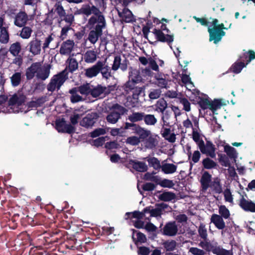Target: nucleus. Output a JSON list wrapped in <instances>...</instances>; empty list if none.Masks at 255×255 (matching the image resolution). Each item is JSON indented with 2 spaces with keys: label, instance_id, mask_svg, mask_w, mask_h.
Instances as JSON below:
<instances>
[{
  "label": "nucleus",
  "instance_id": "2f4dec72",
  "mask_svg": "<svg viewBox=\"0 0 255 255\" xmlns=\"http://www.w3.org/2000/svg\"><path fill=\"white\" fill-rule=\"evenodd\" d=\"M154 110L158 113H163L167 109V104L166 101L163 99H159L154 105Z\"/></svg>",
  "mask_w": 255,
  "mask_h": 255
},
{
  "label": "nucleus",
  "instance_id": "39448f33",
  "mask_svg": "<svg viewBox=\"0 0 255 255\" xmlns=\"http://www.w3.org/2000/svg\"><path fill=\"white\" fill-rule=\"evenodd\" d=\"M169 32L166 25L163 23L161 25L160 29L154 28L152 31L157 41L167 43L168 45L171 46V44L174 41V35L168 34Z\"/></svg>",
  "mask_w": 255,
  "mask_h": 255
},
{
  "label": "nucleus",
  "instance_id": "0eeeda50",
  "mask_svg": "<svg viewBox=\"0 0 255 255\" xmlns=\"http://www.w3.org/2000/svg\"><path fill=\"white\" fill-rule=\"evenodd\" d=\"M64 83V71L53 77L47 86V90L53 92L56 89H59Z\"/></svg>",
  "mask_w": 255,
  "mask_h": 255
},
{
  "label": "nucleus",
  "instance_id": "f8f14e48",
  "mask_svg": "<svg viewBox=\"0 0 255 255\" xmlns=\"http://www.w3.org/2000/svg\"><path fill=\"white\" fill-rule=\"evenodd\" d=\"M177 232L178 227L175 221L167 223L162 229L163 234L167 236H174Z\"/></svg>",
  "mask_w": 255,
  "mask_h": 255
},
{
  "label": "nucleus",
  "instance_id": "423d86ee",
  "mask_svg": "<svg viewBox=\"0 0 255 255\" xmlns=\"http://www.w3.org/2000/svg\"><path fill=\"white\" fill-rule=\"evenodd\" d=\"M111 112L106 117L107 122L111 124H116L127 111V109L119 104H115L111 108Z\"/></svg>",
  "mask_w": 255,
  "mask_h": 255
},
{
  "label": "nucleus",
  "instance_id": "4c0bfd02",
  "mask_svg": "<svg viewBox=\"0 0 255 255\" xmlns=\"http://www.w3.org/2000/svg\"><path fill=\"white\" fill-rule=\"evenodd\" d=\"M177 169V166L172 163H165L162 165L161 170L165 174H169L174 173Z\"/></svg>",
  "mask_w": 255,
  "mask_h": 255
},
{
  "label": "nucleus",
  "instance_id": "dca6fc26",
  "mask_svg": "<svg viewBox=\"0 0 255 255\" xmlns=\"http://www.w3.org/2000/svg\"><path fill=\"white\" fill-rule=\"evenodd\" d=\"M68 65L65 68V81L68 78V73L75 71L78 68V62L75 58L69 57L66 61Z\"/></svg>",
  "mask_w": 255,
  "mask_h": 255
},
{
  "label": "nucleus",
  "instance_id": "49530a36",
  "mask_svg": "<svg viewBox=\"0 0 255 255\" xmlns=\"http://www.w3.org/2000/svg\"><path fill=\"white\" fill-rule=\"evenodd\" d=\"M196 99L201 109L203 110L209 109L210 101L208 98H202L199 96L196 98Z\"/></svg>",
  "mask_w": 255,
  "mask_h": 255
},
{
  "label": "nucleus",
  "instance_id": "a211bd4d",
  "mask_svg": "<svg viewBox=\"0 0 255 255\" xmlns=\"http://www.w3.org/2000/svg\"><path fill=\"white\" fill-rule=\"evenodd\" d=\"M28 20V16L25 12L20 11L15 15L14 23L19 27L25 25Z\"/></svg>",
  "mask_w": 255,
  "mask_h": 255
},
{
  "label": "nucleus",
  "instance_id": "20e7f679",
  "mask_svg": "<svg viewBox=\"0 0 255 255\" xmlns=\"http://www.w3.org/2000/svg\"><path fill=\"white\" fill-rule=\"evenodd\" d=\"M199 246L204 249L206 252H211L215 255H233L232 250H227L218 245V243L211 244L206 240L201 241Z\"/></svg>",
  "mask_w": 255,
  "mask_h": 255
},
{
  "label": "nucleus",
  "instance_id": "e433bc0d",
  "mask_svg": "<svg viewBox=\"0 0 255 255\" xmlns=\"http://www.w3.org/2000/svg\"><path fill=\"white\" fill-rule=\"evenodd\" d=\"M145 213L143 212V210L141 211H134L132 212H127L126 213V219L135 218L137 220L143 219Z\"/></svg>",
  "mask_w": 255,
  "mask_h": 255
},
{
  "label": "nucleus",
  "instance_id": "c9c22d12",
  "mask_svg": "<svg viewBox=\"0 0 255 255\" xmlns=\"http://www.w3.org/2000/svg\"><path fill=\"white\" fill-rule=\"evenodd\" d=\"M240 58L242 61H246V64H248L252 60L255 59V52L250 50L248 52L244 53Z\"/></svg>",
  "mask_w": 255,
  "mask_h": 255
},
{
  "label": "nucleus",
  "instance_id": "c756f323",
  "mask_svg": "<svg viewBox=\"0 0 255 255\" xmlns=\"http://www.w3.org/2000/svg\"><path fill=\"white\" fill-rule=\"evenodd\" d=\"M50 69V66L49 65L44 66L41 65L40 67V72L38 73V75H36L37 78L42 80L47 79L49 76Z\"/></svg>",
  "mask_w": 255,
  "mask_h": 255
},
{
  "label": "nucleus",
  "instance_id": "6e6d98bb",
  "mask_svg": "<svg viewBox=\"0 0 255 255\" xmlns=\"http://www.w3.org/2000/svg\"><path fill=\"white\" fill-rule=\"evenodd\" d=\"M219 213L222 218L227 219L229 218L230 213L229 210L225 205H221L219 208Z\"/></svg>",
  "mask_w": 255,
  "mask_h": 255
},
{
  "label": "nucleus",
  "instance_id": "1a4fd4ad",
  "mask_svg": "<svg viewBox=\"0 0 255 255\" xmlns=\"http://www.w3.org/2000/svg\"><path fill=\"white\" fill-rule=\"evenodd\" d=\"M128 168H132L133 170L139 172H146L148 167L144 162L130 159L126 165Z\"/></svg>",
  "mask_w": 255,
  "mask_h": 255
},
{
  "label": "nucleus",
  "instance_id": "58836bf2",
  "mask_svg": "<svg viewBox=\"0 0 255 255\" xmlns=\"http://www.w3.org/2000/svg\"><path fill=\"white\" fill-rule=\"evenodd\" d=\"M175 198V194L169 191H164L159 196V199L161 201L164 202H169Z\"/></svg>",
  "mask_w": 255,
  "mask_h": 255
},
{
  "label": "nucleus",
  "instance_id": "e2e57ef3",
  "mask_svg": "<svg viewBox=\"0 0 255 255\" xmlns=\"http://www.w3.org/2000/svg\"><path fill=\"white\" fill-rule=\"evenodd\" d=\"M126 143L131 145H137L141 142L138 136H131L128 137L126 139Z\"/></svg>",
  "mask_w": 255,
  "mask_h": 255
},
{
  "label": "nucleus",
  "instance_id": "f3484780",
  "mask_svg": "<svg viewBox=\"0 0 255 255\" xmlns=\"http://www.w3.org/2000/svg\"><path fill=\"white\" fill-rule=\"evenodd\" d=\"M100 61H98L95 65L85 70V76L88 78H93L97 76L100 73L101 70Z\"/></svg>",
  "mask_w": 255,
  "mask_h": 255
},
{
  "label": "nucleus",
  "instance_id": "aec40b11",
  "mask_svg": "<svg viewBox=\"0 0 255 255\" xmlns=\"http://www.w3.org/2000/svg\"><path fill=\"white\" fill-rule=\"evenodd\" d=\"M100 64L101 65L100 66H102L100 73H101L103 79L107 80L110 77H113L114 78L112 73V67H110L108 65H106L105 62L102 61H100Z\"/></svg>",
  "mask_w": 255,
  "mask_h": 255
},
{
  "label": "nucleus",
  "instance_id": "ea45409f",
  "mask_svg": "<svg viewBox=\"0 0 255 255\" xmlns=\"http://www.w3.org/2000/svg\"><path fill=\"white\" fill-rule=\"evenodd\" d=\"M202 163L204 168L206 169L215 168L217 166L216 162L208 157L202 160Z\"/></svg>",
  "mask_w": 255,
  "mask_h": 255
},
{
  "label": "nucleus",
  "instance_id": "72a5a7b5",
  "mask_svg": "<svg viewBox=\"0 0 255 255\" xmlns=\"http://www.w3.org/2000/svg\"><path fill=\"white\" fill-rule=\"evenodd\" d=\"M162 245L166 252H173L176 249L177 243L175 240H168L162 242Z\"/></svg>",
  "mask_w": 255,
  "mask_h": 255
},
{
  "label": "nucleus",
  "instance_id": "8fccbe9b",
  "mask_svg": "<svg viewBox=\"0 0 255 255\" xmlns=\"http://www.w3.org/2000/svg\"><path fill=\"white\" fill-rule=\"evenodd\" d=\"M21 73L20 72H16L14 73L11 77L10 81L11 84L13 86H17L21 82Z\"/></svg>",
  "mask_w": 255,
  "mask_h": 255
},
{
  "label": "nucleus",
  "instance_id": "cd10ccee",
  "mask_svg": "<svg viewBox=\"0 0 255 255\" xmlns=\"http://www.w3.org/2000/svg\"><path fill=\"white\" fill-rule=\"evenodd\" d=\"M171 110H169L167 109L164 111L162 113V116H161V120L163 122V125L166 126H169V120L171 117V116L173 114V111H174V108L177 109V108L172 106L171 108Z\"/></svg>",
  "mask_w": 255,
  "mask_h": 255
},
{
  "label": "nucleus",
  "instance_id": "c85d7f7f",
  "mask_svg": "<svg viewBox=\"0 0 255 255\" xmlns=\"http://www.w3.org/2000/svg\"><path fill=\"white\" fill-rule=\"evenodd\" d=\"M213 189V191L218 194H220L223 192L221 180L218 177L214 178L213 181L211 182L210 187Z\"/></svg>",
  "mask_w": 255,
  "mask_h": 255
},
{
  "label": "nucleus",
  "instance_id": "6e6552de",
  "mask_svg": "<svg viewBox=\"0 0 255 255\" xmlns=\"http://www.w3.org/2000/svg\"><path fill=\"white\" fill-rule=\"evenodd\" d=\"M156 207L155 209H151L152 208L151 206L147 207L143 209V212L145 213H149L151 217H157L160 216L162 214V211L165 209L167 208L171 209V207L168 205L164 203L156 204Z\"/></svg>",
  "mask_w": 255,
  "mask_h": 255
},
{
  "label": "nucleus",
  "instance_id": "79ce46f5",
  "mask_svg": "<svg viewBox=\"0 0 255 255\" xmlns=\"http://www.w3.org/2000/svg\"><path fill=\"white\" fill-rule=\"evenodd\" d=\"M144 122L147 126H154L157 122L154 115L144 114Z\"/></svg>",
  "mask_w": 255,
  "mask_h": 255
},
{
  "label": "nucleus",
  "instance_id": "9b49d317",
  "mask_svg": "<svg viewBox=\"0 0 255 255\" xmlns=\"http://www.w3.org/2000/svg\"><path fill=\"white\" fill-rule=\"evenodd\" d=\"M128 60L125 58L122 62V59L120 55H116L114 57L113 64L112 66V69L114 71H117L119 68L123 71H125L128 68Z\"/></svg>",
  "mask_w": 255,
  "mask_h": 255
},
{
  "label": "nucleus",
  "instance_id": "774afa93",
  "mask_svg": "<svg viewBox=\"0 0 255 255\" xmlns=\"http://www.w3.org/2000/svg\"><path fill=\"white\" fill-rule=\"evenodd\" d=\"M174 185L175 184L172 180L168 179H164L161 180L160 183H159V185L163 188H172Z\"/></svg>",
  "mask_w": 255,
  "mask_h": 255
},
{
  "label": "nucleus",
  "instance_id": "393cba45",
  "mask_svg": "<svg viewBox=\"0 0 255 255\" xmlns=\"http://www.w3.org/2000/svg\"><path fill=\"white\" fill-rule=\"evenodd\" d=\"M145 146L148 149H153L157 145L158 141L157 138V135L151 134L144 141Z\"/></svg>",
  "mask_w": 255,
  "mask_h": 255
},
{
  "label": "nucleus",
  "instance_id": "5fc2aeb1",
  "mask_svg": "<svg viewBox=\"0 0 255 255\" xmlns=\"http://www.w3.org/2000/svg\"><path fill=\"white\" fill-rule=\"evenodd\" d=\"M32 29L28 26L23 27L20 31V36L23 39L29 38L32 33Z\"/></svg>",
  "mask_w": 255,
  "mask_h": 255
},
{
  "label": "nucleus",
  "instance_id": "680f3d73",
  "mask_svg": "<svg viewBox=\"0 0 255 255\" xmlns=\"http://www.w3.org/2000/svg\"><path fill=\"white\" fill-rule=\"evenodd\" d=\"M155 78L156 79V81L155 84L161 88H166L167 89L168 86V81L166 80L165 78H159L158 76H155Z\"/></svg>",
  "mask_w": 255,
  "mask_h": 255
},
{
  "label": "nucleus",
  "instance_id": "de8ad7c7",
  "mask_svg": "<svg viewBox=\"0 0 255 255\" xmlns=\"http://www.w3.org/2000/svg\"><path fill=\"white\" fill-rule=\"evenodd\" d=\"M222 105L221 100L215 99L214 101L210 102L209 109L212 111L213 114L218 109H220Z\"/></svg>",
  "mask_w": 255,
  "mask_h": 255
},
{
  "label": "nucleus",
  "instance_id": "ddd939ff",
  "mask_svg": "<svg viewBox=\"0 0 255 255\" xmlns=\"http://www.w3.org/2000/svg\"><path fill=\"white\" fill-rule=\"evenodd\" d=\"M208 32L209 33L210 41H213L215 44H217L220 41L222 37L225 35V32H221L214 28H209Z\"/></svg>",
  "mask_w": 255,
  "mask_h": 255
},
{
  "label": "nucleus",
  "instance_id": "37998d69",
  "mask_svg": "<svg viewBox=\"0 0 255 255\" xmlns=\"http://www.w3.org/2000/svg\"><path fill=\"white\" fill-rule=\"evenodd\" d=\"M247 65V64H246V63L245 64L244 61L242 60L240 62H235L231 66V70L234 73L238 74L241 72L243 68L246 67Z\"/></svg>",
  "mask_w": 255,
  "mask_h": 255
},
{
  "label": "nucleus",
  "instance_id": "09e8293b",
  "mask_svg": "<svg viewBox=\"0 0 255 255\" xmlns=\"http://www.w3.org/2000/svg\"><path fill=\"white\" fill-rule=\"evenodd\" d=\"M91 89L89 83L84 84L78 87V91L82 95H90Z\"/></svg>",
  "mask_w": 255,
  "mask_h": 255
},
{
  "label": "nucleus",
  "instance_id": "a18cd8bd",
  "mask_svg": "<svg viewBox=\"0 0 255 255\" xmlns=\"http://www.w3.org/2000/svg\"><path fill=\"white\" fill-rule=\"evenodd\" d=\"M224 151L231 159H235L237 157L236 149L229 145H226L224 146Z\"/></svg>",
  "mask_w": 255,
  "mask_h": 255
},
{
  "label": "nucleus",
  "instance_id": "6ab92c4d",
  "mask_svg": "<svg viewBox=\"0 0 255 255\" xmlns=\"http://www.w3.org/2000/svg\"><path fill=\"white\" fill-rule=\"evenodd\" d=\"M239 205L245 211L255 212V203L247 200L244 197L240 200Z\"/></svg>",
  "mask_w": 255,
  "mask_h": 255
},
{
  "label": "nucleus",
  "instance_id": "a19ab883",
  "mask_svg": "<svg viewBox=\"0 0 255 255\" xmlns=\"http://www.w3.org/2000/svg\"><path fill=\"white\" fill-rule=\"evenodd\" d=\"M147 161L150 167H152L155 170H158L161 168L160 161L155 157L147 158Z\"/></svg>",
  "mask_w": 255,
  "mask_h": 255
},
{
  "label": "nucleus",
  "instance_id": "69168bd1",
  "mask_svg": "<svg viewBox=\"0 0 255 255\" xmlns=\"http://www.w3.org/2000/svg\"><path fill=\"white\" fill-rule=\"evenodd\" d=\"M180 103L183 106V110L186 112H189L191 110L190 103L189 102L188 99L186 98H180Z\"/></svg>",
  "mask_w": 255,
  "mask_h": 255
},
{
  "label": "nucleus",
  "instance_id": "4d7b16f0",
  "mask_svg": "<svg viewBox=\"0 0 255 255\" xmlns=\"http://www.w3.org/2000/svg\"><path fill=\"white\" fill-rule=\"evenodd\" d=\"M55 12L58 14L61 19L60 20L58 21L59 26H60L61 22L62 21L64 17V9L62 6L61 3L59 2L56 4Z\"/></svg>",
  "mask_w": 255,
  "mask_h": 255
},
{
  "label": "nucleus",
  "instance_id": "c03bdc74",
  "mask_svg": "<svg viewBox=\"0 0 255 255\" xmlns=\"http://www.w3.org/2000/svg\"><path fill=\"white\" fill-rule=\"evenodd\" d=\"M21 49V47L20 43L16 42L10 45L9 51L13 56H16L19 53Z\"/></svg>",
  "mask_w": 255,
  "mask_h": 255
},
{
  "label": "nucleus",
  "instance_id": "13d9d810",
  "mask_svg": "<svg viewBox=\"0 0 255 255\" xmlns=\"http://www.w3.org/2000/svg\"><path fill=\"white\" fill-rule=\"evenodd\" d=\"M144 92V89L142 87H136L132 91V98L135 100V102H137L138 100L139 96Z\"/></svg>",
  "mask_w": 255,
  "mask_h": 255
},
{
  "label": "nucleus",
  "instance_id": "473e14b6",
  "mask_svg": "<svg viewBox=\"0 0 255 255\" xmlns=\"http://www.w3.org/2000/svg\"><path fill=\"white\" fill-rule=\"evenodd\" d=\"M97 53L94 50H87L84 54V60L86 63H92L97 59Z\"/></svg>",
  "mask_w": 255,
  "mask_h": 255
},
{
  "label": "nucleus",
  "instance_id": "864d4df0",
  "mask_svg": "<svg viewBox=\"0 0 255 255\" xmlns=\"http://www.w3.org/2000/svg\"><path fill=\"white\" fill-rule=\"evenodd\" d=\"M135 84L136 83L130 79L125 84L124 89L126 94H129L130 92H131L136 87L135 86Z\"/></svg>",
  "mask_w": 255,
  "mask_h": 255
},
{
  "label": "nucleus",
  "instance_id": "bf43d9fd",
  "mask_svg": "<svg viewBox=\"0 0 255 255\" xmlns=\"http://www.w3.org/2000/svg\"><path fill=\"white\" fill-rule=\"evenodd\" d=\"M219 161L222 165L225 167H229L230 166V162L229 158L225 155L220 154L218 155Z\"/></svg>",
  "mask_w": 255,
  "mask_h": 255
},
{
  "label": "nucleus",
  "instance_id": "4be33fe9",
  "mask_svg": "<svg viewBox=\"0 0 255 255\" xmlns=\"http://www.w3.org/2000/svg\"><path fill=\"white\" fill-rule=\"evenodd\" d=\"M132 239L136 246L138 245V243L143 244L147 241L146 236L143 233L134 229H132Z\"/></svg>",
  "mask_w": 255,
  "mask_h": 255
},
{
  "label": "nucleus",
  "instance_id": "7ed1b4c3",
  "mask_svg": "<svg viewBox=\"0 0 255 255\" xmlns=\"http://www.w3.org/2000/svg\"><path fill=\"white\" fill-rule=\"evenodd\" d=\"M192 135L193 140L196 142L202 154H205L212 158L215 157L216 148L211 141L206 140L205 144L203 140L200 138L199 133L197 131H193Z\"/></svg>",
  "mask_w": 255,
  "mask_h": 255
},
{
  "label": "nucleus",
  "instance_id": "5701e85b",
  "mask_svg": "<svg viewBox=\"0 0 255 255\" xmlns=\"http://www.w3.org/2000/svg\"><path fill=\"white\" fill-rule=\"evenodd\" d=\"M211 179L212 175L208 171H205L200 179V183L203 190L206 191L210 187V183L212 182Z\"/></svg>",
  "mask_w": 255,
  "mask_h": 255
},
{
  "label": "nucleus",
  "instance_id": "338daca9",
  "mask_svg": "<svg viewBox=\"0 0 255 255\" xmlns=\"http://www.w3.org/2000/svg\"><path fill=\"white\" fill-rule=\"evenodd\" d=\"M105 147L108 149H116L120 147V144L116 141L107 142L105 143Z\"/></svg>",
  "mask_w": 255,
  "mask_h": 255
},
{
  "label": "nucleus",
  "instance_id": "0e129e2a",
  "mask_svg": "<svg viewBox=\"0 0 255 255\" xmlns=\"http://www.w3.org/2000/svg\"><path fill=\"white\" fill-rule=\"evenodd\" d=\"M55 128L59 132H64V118L56 120Z\"/></svg>",
  "mask_w": 255,
  "mask_h": 255
},
{
  "label": "nucleus",
  "instance_id": "f03ea898",
  "mask_svg": "<svg viewBox=\"0 0 255 255\" xmlns=\"http://www.w3.org/2000/svg\"><path fill=\"white\" fill-rule=\"evenodd\" d=\"M65 236H66L67 242L68 244L65 245L66 248L71 250L78 249L81 245V241H78L76 237L82 233L83 229L79 226L77 221L69 213V216L65 213Z\"/></svg>",
  "mask_w": 255,
  "mask_h": 255
},
{
  "label": "nucleus",
  "instance_id": "412c9836",
  "mask_svg": "<svg viewBox=\"0 0 255 255\" xmlns=\"http://www.w3.org/2000/svg\"><path fill=\"white\" fill-rule=\"evenodd\" d=\"M211 222L213 223L215 226L219 230H223L225 227V223L219 215L213 214L211 217Z\"/></svg>",
  "mask_w": 255,
  "mask_h": 255
},
{
  "label": "nucleus",
  "instance_id": "9d476101",
  "mask_svg": "<svg viewBox=\"0 0 255 255\" xmlns=\"http://www.w3.org/2000/svg\"><path fill=\"white\" fill-rule=\"evenodd\" d=\"M98 118V115L96 113L88 114L80 122V125L86 128H91L96 123Z\"/></svg>",
  "mask_w": 255,
  "mask_h": 255
},
{
  "label": "nucleus",
  "instance_id": "f704fd0d",
  "mask_svg": "<svg viewBox=\"0 0 255 255\" xmlns=\"http://www.w3.org/2000/svg\"><path fill=\"white\" fill-rule=\"evenodd\" d=\"M143 112H133L128 116V120L131 123H136L143 120L144 118Z\"/></svg>",
  "mask_w": 255,
  "mask_h": 255
},
{
  "label": "nucleus",
  "instance_id": "603ef678",
  "mask_svg": "<svg viewBox=\"0 0 255 255\" xmlns=\"http://www.w3.org/2000/svg\"><path fill=\"white\" fill-rule=\"evenodd\" d=\"M129 79L131 80L136 83H138L142 81V77L140 75V72L138 70H133L129 75Z\"/></svg>",
  "mask_w": 255,
  "mask_h": 255
},
{
  "label": "nucleus",
  "instance_id": "bb28decb",
  "mask_svg": "<svg viewBox=\"0 0 255 255\" xmlns=\"http://www.w3.org/2000/svg\"><path fill=\"white\" fill-rule=\"evenodd\" d=\"M41 65L40 62H36L33 63L31 66L27 69L26 75L28 79H31L34 77L37 70L40 69Z\"/></svg>",
  "mask_w": 255,
  "mask_h": 255
},
{
  "label": "nucleus",
  "instance_id": "4468645a",
  "mask_svg": "<svg viewBox=\"0 0 255 255\" xmlns=\"http://www.w3.org/2000/svg\"><path fill=\"white\" fill-rule=\"evenodd\" d=\"M29 51L33 55H37L40 54L41 51V42L38 39H34L31 40L28 44Z\"/></svg>",
  "mask_w": 255,
  "mask_h": 255
},
{
  "label": "nucleus",
  "instance_id": "3c124183",
  "mask_svg": "<svg viewBox=\"0 0 255 255\" xmlns=\"http://www.w3.org/2000/svg\"><path fill=\"white\" fill-rule=\"evenodd\" d=\"M9 40V35L7 29L5 27H2L0 30V42L7 43Z\"/></svg>",
  "mask_w": 255,
  "mask_h": 255
},
{
  "label": "nucleus",
  "instance_id": "7c9ffc66",
  "mask_svg": "<svg viewBox=\"0 0 255 255\" xmlns=\"http://www.w3.org/2000/svg\"><path fill=\"white\" fill-rule=\"evenodd\" d=\"M105 86L98 84L96 87L91 88L90 95L93 98H98L102 94H104L105 95Z\"/></svg>",
  "mask_w": 255,
  "mask_h": 255
},
{
  "label": "nucleus",
  "instance_id": "2eb2a0df",
  "mask_svg": "<svg viewBox=\"0 0 255 255\" xmlns=\"http://www.w3.org/2000/svg\"><path fill=\"white\" fill-rule=\"evenodd\" d=\"M25 100V97L21 94H15L13 95L8 101V104L9 106H11V109H14L15 107H17L21 105Z\"/></svg>",
  "mask_w": 255,
  "mask_h": 255
},
{
  "label": "nucleus",
  "instance_id": "f257e3e1",
  "mask_svg": "<svg viewBox=\"0 0 255 255\" xmlns=\"http://www.w3.org/2000/svg\"><path fill=\"white\" fill-rule=\"evenodd\" d=\"M76 14H84L89 16L93 14L88 20L86 26L91 30L88 35V40L92 43H96L103 34V29L106 27L105 17L100 9L93 5L83 4L77 10Z\"/></svg>",
  "mask_w": 255,
  "mask_h": 255
},
{
  "label": "nucleus",
  "instance_id": "b1692460",
  "mask_svg": "<svg viewBox=\"0 0 255 255\" xmlns=\"http://www.w3.org/2000/svg\"><path fill=\"white\" fill-rule=\"evenodd\" d=\"M134 133L138 135V138L141 141H144L150 135L151 131L138 125Z\"/></svg>",
  "mask_w": 255,
  "mask_h": 255
},
{
  "label": "nucleus",
  "instance_id": "052dcab7",
  "mask_svg": "<svg viewBox=\"0 0 255 255\" xmlns=\"http://www.w3.org/2000/svg\"><path fill=\"white\" fill-rule=\"evenodd\" d=\"M198 233L199 236L204 241L207 240V232L205 226L203 224H201L199 227Z\"/></svg>",
  "mask_w": 255,
  "mask_h": 255
},
{
  "label": "nucleus",
  "instance_id": "a878e982",
  "mask_svg": "<svg viewBox=\"0 0 255 255\" xmlns=\"http://www.w3.org/2000/svg\"><path fill=\"white\" fill-rule=\"evenodd\" d=\"M118 14L122 20L126 23L133 21V14L131 11L127 8H124L122 12L119 11Z\"/></svg>",
  "mask_w": 255,
  "mask_h": 255
}]
</instances>
